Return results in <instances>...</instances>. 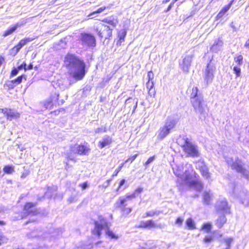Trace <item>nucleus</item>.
Instances as JSON below:
<instances>
[{
	"label": "nucleus",
	"mask_w": 249,
	"mask_h": 249,
	"mask_svg": "<svg viewBox=\"0 0 249 249\" xmlns=\"http://www.w3.org/2000/svg\"><path fill=\"white\" fill-rule=\"evenodd\" d=\"M124 163H122L117 169H116L114 172L112 176L115 177L117 176L119 172L121 170L122 167L124 166Z\"/></svg>",
	"instance_id": "nucleus-40"
},
{
	"label": "nucleus",
	"mask_w": 249,
	"mask_h": 249,
	"mask_svg": "<svg viewBox=\"0 0 249 249\" xmlns=\"http://www.w3.org/2000/svg\"><path fill=\"white\" fill-rule=\"evenodd\" d=\"M0 111L6 116L7 119L12 120L13 119L17 118L19 117L18 113L8 108L0 109Z\"/></svg>",
	"instance_id": "nucleus-18"
},
{
	"label": "nucleus",
	"mask_w": 249,
	"mask_h": 249,
	"mask_svg": "<svg viewBox=\"0 0 249 249\" xmlns=\"http://www.w3.org/2000/svg\"><path fill=\"white\" fill-rule=\"evenodd\" d=\"M126 32L124 30L121 31L119 33L120 40H124L126 36Z\"/></svg>",
	"instance_id": "nucleus-43"
},
{
	"label": "nucleus",
	"mask_w": 249,
	"mask_h": 249,
	"mask_svg": "<svg viewBox=\"0 0 249 249\" xmlns=\"http://www.w3.org/2000/svg\"><path fill=\"white\" fill-rule=\"evenodd\" d=\"M215 207L217 212L223 213H230V208L225 199L217 201L215 204Z\"/></svg>",
	"instance_id": "nucleus-13"
},
{
	"label": "nucleus",
	"mask_w": 249,
	"mask_h": 249,
	"mask_svg": "<svg viewBox=\"0 0 249 249\" xmlns=\"http://www.w3.org/2000/svg\"><path fill=\"white\" fill-rule=\"evenodd\" d=\"M4 86L7 87L9 89H13L15 87V86L12 80L7 81L4 85Z\"/></svg>",
	"instance_id": "nucleus-38"
},
{
	"label": "nucleus",
	"mask_w": 249,
	"mask_h": 249,
	"mask_svg": "<svg viewBox=\"0 0 249 249\" xmlns=\"http://www.w3.org/2000/svg\"><path fill=\"white\" fill-rule=\"evenodd\" d=\"M33 68V65L32 64H30L27 67H26L27 70H32Z\"/></svg>",
	"instance_id": "nucleus-62"
},
{
	"label": "nucleus",
	"mask_w": 249,
	"mask_h": 249,
	"mask_svg": "<svg viewBox=\"0 0 249 249\" xmlns=\"http://www.w3.org/2000/svg\"><path fill=\"white\" fill-rule=\"evenodd\" d=\"M243 57L242 55H237L234 57V61L236 63V66H240L243 64Z\"/></svg>",
	"instance_id": "nucleus-32"
},
{
	"label": "nucleus",
	"mask_w": 249,
	"mask_h": 249,
	"mask_svg": "<svg viewBox=\"0 0 249 249\" xmlns=\"http://www.w3.org/2000/svg\"><path fill=\"white\" fill-rule=\"evenodd\" d=\"M46 233H44L42 231L35 230L29 233L28 236L30 238L40 237L41 238H46Z\"/></svg>",
	"instance_id": "nucleus-23"
},
{
	"label": "nucleus",
	"mask_w": 249,
	"mask_h": 249,
	"mask_svg": "<svg viewBox=\"0 0 249 249\" xmlns=\"http://www.w3.org/2000/svg\"><path fill=\"white\" fill-rule=\"evenodd\" d=\"M182 147L184 152L189 156L192 157L199 156L200 154L197 146L192 142L189 139L186 138L185 139Z\"/></svg>",
	"instance_id": "nucleus-9"
},
{
	"label": "nucleus",
	"mask_w": 249,
	"mask_h": 249,
	"mask_svg": "<svg viewBox=\"0 0 249 249\" xmlns=\"http://www.w3.org/2000/svg\"><path fill=\"white\" fill-rule=\"evenodd\" d=\"M133 100V103H135V105L133 107V111H132V113H134L135 111V109H136L137 107V105H138V100L137 99L136 101H135V99H132V98L131 97H129L128 98L126 101H125V104L126 105H127L129 103H131V101Z\"/></svg>",
	"instance_id": "nucleus-34"
},
{
	"label": "nucleus",
	"mask_w": 249,
	"mask_h": 249,
	"mask_svg": "<svg viewBox=\"0 0 249 249\" xmlns=\"http://www.w3.org/2000/svg\"><path fill=\"white\" fill-rule=\"evenodd\" d=\"M108 7L103 6L99 8H98L97 10L93 11V12L90 13L88 16V17L89 18L88 19H92L96 17V16L92 17V16H94L96 14H100L103 12L106 8H108Z\"/></svg>",
	"instance_id": "nucleus-28"
},
{
	"label": "nucleus",
	"mask_w": 249,
	"mask_h": 249,
	"mask_svg": "<svg viewBox=\"0 0 249 249\" xmlns=\"http://www.w3.org/2000/svg\"><path fill=\"white\" fill-rule=\"evenodd\" d=\"M25 45V40L21 39L18 44L14 47L11 50V53H14L15 54L17 53L20 49Z\"/></svg>",
	"instance_id": "nucleus-25"
},
{
	"label": "nucleus",
	"mask_w": 249,
	"mask_h": 249,
	"mask_svg": "<svg viewBox=\"0 0 249 249\" xmlns=\"http://www.w3.org/2000/svg\"><path fill=\"white\" fill-rule=\"evenodd\" d=\"M159 226L156 224L152 220H148L146 221H142L140 225L138 226L139 228L151 229L158 228Z\"/></svg>",
	"instance_id": "nucleus-16"
},
{
	"label": "nucleus",
	"mask_w": 249,
	"mask_h": 249,
	"mask_svg": "<svg viewBox=\"0 0 249 249\" xmlns=\"http://www.w3.org/2000/svg\"><path fill=\"white\" fill-rule=\"evenodd\" d=\"M155 159V156L150 157L148 160L144 163V165L146 167L150 163L152 162Z\"/></svg>",
	"instance_id": "nucleus-42"
},
{
	"label": "nucleus",
	"mask_w": 249,
	"mask_h": 249,
	"mask_svg": "<svg viewBox=\"0 0 249 249\" xmlns=\"http://www.w3.org/2000/svg\"><path fill=\"white\" fill-rule=\"evenodd\" d=\"M224 14L223 13H222L221 11L218 14L217 17L219 18H221L222 16H223Z\"/></svg>",
	"instance_id": "nucleus-61"
},
{
	"label": "nucleus",
	"mask_w": 249,
	"mask_h": 249,
	"mask_svg": "<svg viewBox=\"0 0 249 249\" xmlns=\"http://www.w3.org/2000/svg\"><path fill=\"white\" fill-rule=\"evenodd\" d=\"M213 236H207L203 240L205 243H210L213 241Z\"/></svg>",
	"instance_id": "nucleus-44"
},
{
	"label": "nucleus",
	"mask_w": 249,
	"mask_h": 249,
	"mask_svg": "<svg viewBox=\"0 0 249 249\" xmlns=\"http://www.w3.org/2000/svg\"><path fill=\"white\" fill-rule=\"evenodd\" d=\"M226 160L233 170L239 173L242 177L249 180V167L242 160L238 158L235 159L227 158Z\"/></svg>",
	"instance_id": "nucleus-4"
},
{
	"label": "nucleus",
	"mask_w": 249,
	"mask_h": 249,
	"mask_svg": "<svg viewBox=\"0 0 249 249\" xmlns=\"http://www.w3.org/2000/svg\"><path fill=\"white\" fill-rule=\"evenodd\" d=\"M223 45V41L221 38H219L214 41L213 44L211 48V50L213 52L217 53L218 51L221 50Z\"/></svg>",
	"instance_id": "nucleus-21"
},
{
	"label": "nucleus",
	"mask_w": 249,
	"mask_h": 249,
	"mask_svg": "<svg viewBox=\"0 0 249 249\" xmlns=\"http://www.w3.org/2000/svg\"><path fill=\"white\" fill-rule=\"evenodd\" d=\"M194 58V54L187 55L179 64L181 69L185 72H188Z\"/></svg>",
	"instance_id": "nucleus-12"
},
{
	"label": "nucleus",
	"mask_w": 249,
	"mask_h": 249,
	"mask_svg": "<svg viewBox=\"0 0 249 249\" xmlns=\"http://www.w3.org/2000/svg\"><path fill=\"white\" fill-rule=\"evenodd\" d=\"M176 124V121L175 120L171 118H167L165 124L159 129L158 138L160 140L164 139L170 133V131L174 128Z\"/></svg>",
	"instance_id": "nucleus-8"
},
{
	"label": "nucleus",
	"mask_w": 249,
	"mask_h": 249,
	"mask_svg": "<svg viewBox=\"0 0 249 249\" xmlns=\"http://www.w3.org/2000/svg\"><path fill=\"white\" fill-rule=\"evenodd\" d=\"M160 212L158 211H150L148 212H147L145 213V216H143L142 217L144 218L146 217H153L154 215H158L160 214Z\"/></svg>",
	"instance_id": "nucleus-33"
},
{
	"label": "nucleus",
	"mask_w": 249,
	"mask_h": 249,
	"mask_svg": "<svg viewBox=\"0 0 249 249\" xmlns=\"http://www.w3.org/2000/svg\"><path fill=\"white\" fill-rule=\"evenodd\" d=\"M80 40L83 47H94L96 46L95 37L88 33H81L80 36Z\"/></svg>",
	"instance_id": "nucleus-11"
},
{
	"label": "nucleus",
	"mask_w": 249,
	"mask_h": 249,
	"mask_svg": "<svg viewBox=\"0 0 249 249\" xmlns=\"http://www.w3.org/2000/svg\"><path fill=\"white\" fill-rule=\"evenodd\" d=\"M3 170L7 174H11L15 171L14 166L13 165H6L4 167Z\"/></svg>",
	"instance_id": "nucleus-30"
},
{
	"label": "nucleus",
	"mask_w": 249,
	"mask_h": 249,
	"mask_svg": "<svg viewBox=\"0 0 249 249\" xmlns=\"http://www.w3.org/2000/svg\"><path fill=\"white\" fill-rule=\"evenodd\" d=\"M173 5H174V2H171L170 4V5L168 6V7L167 8V9L165 11V12H167L169 11L171 9V8L173 6Z\"/></svg>",
	"instance_id": "nucleus-58"
},
{
	"label": "nucleus",
	"mask_w": 249,
	"mask_h": 249,
	"mask_svg": "<svg viewBox=\"0 0 249 249\" xmlns=\"http://www.w3.org/2000/svg\"><path fill=\"white\" fill-rule=\"evenodd\" d=\"M79 186L81 187L83 190H85L88 187V183L87 182H85L80 184Z\"/></svg>",
	"instance_id": "nucleus-53"
},
{
	"label": "nucleus",
	"mask_w": 249,
	"mask_h": 249,
	"mask_svg": "<svg viewBox=\"0 0 249 249\" xmlns=\"http://www.w3.org/2000/svg\"><path fill=\"white\" fill-rule=\"evenodd\" d=\"M111 181V179H108V180H107L106 182H107V185H106L105 187H107V186H108L110 183V182Z\"/></svg>",
	"instance_id": "nucleus-63"
},
{
	"label": "nucleus",
	"mask_w": 249,
	"mask_h": 249,
	"mask_svg": "<svg viewBox=\"0 0 249 249\" xmlns=\"http://www.w3.org/2000/svg\"><path fill=\"white\" fill-rule=\"evenodd\" d=\"M8 239L4 236L3 234L0 233V246L2 244L7 243Z\"/></svg>",
	"instance_id": "nucleus-37"
},
{
	"label": "nucleus",
	"mask_w": 249,
	"mask_h": 249,
	"mask_svg": "<svg viewBox=\"0 0 249 249\" xmlns=\"http://www.w3.org/2000/svg\"><path fill=\"white\" fill-rule=\"evenodd\" d=\"M90 151V149L87 146L80 144H71L69 146V149L67 150L65 154L68 159L71 160H74L76 155H87Z\"/></svg>",
	"instance_id": "nucleus-6"
},
{
	"label": "nucleus",
	"mask_w": 249,
	"mask_h": 249,
	"mask_svg": "<svg viewBox=\"0 0 249 249\" xmlns=\"http://www.w3.org/2000/svg\"><path fill=\"white\" fill-rule=\"evenodd\" d=\"M183 221V219L181 217H178L176 221V224L178 225V226H181L182 224V222Z\"/></svg>",
	"instance_id": "nucleus-46"
},
{
	"label": "nucleus",
	"mask_w": 249,
	"mask_h": 249,
	"mask_svg": "<svg viewBox=\"0 0 249 249\" xmlns=\"http://www.w3.org/2000/svg\"><path fill=\"white\" fill-rule=\"evenodd\" d=\"M227 219L226 216L222 214L219 216L216 221V225L219 228H221L223 227L224 224L226 222Z\"/></svg>",
	"instance_id": "nucleus-27"
},
{
	"label": "nucleus",
	"mask_w": 249,
	"mask_h": 249,
	"mask_svg": "<svg viewBox=\"0 0 249 249\" xmlns=\"http://www.w3.org/2000/svg\"><path fill=\"white\" fill-rule=\"evenodd\" d=\"M26 23V20H23L22 21H21L20 22H18L14 26L11 27L10 28L8 29L6 31H5L3 35V36L5 37V36H7L13 34L17 30V29L18 27L24 25Z\"/></svg>",
	"instance_id": "nucleus-19"
},
{
	"label": "nucleus",
	"mask_w": 249,
	"mask_h": 249,
	"mask_svg": "<svg viewBox=\"0 0 249 249\" xmlns=\"http://www.w3.org/2000/svg\"><path fill=\"white\" fill-rule=\"evenodd\" d=\"M198 167L202 175L204 178H208L210 177V173L208 169L204 163L201 162L200 165H198Z\"/></svg>",
	"instance_id": "nucleus-24"
},
{
	"label": "nucleus",
	"mask_w": 249,
	"mask_h": 249,
	"mask_svg": "<svg viewBox=\"0 0 249 249\" xmlns=\"http://www.w3.org/2000/svg\"><path fill=\"white\" fill-rule=\"evenodd\" d=\"M233 0H231V1L229 3V4L228 5H227V6H229V8H230V7H231V5L232 4V3H233Z\"/></svg>",
	"instance_id": "nucleus-64"
},
{
	"label": "nucleus",
	"mask_w": 249,
	"mask_h": 249,
	"mask_svg": "<svg viewBox=\"0 0 249 249\" xmlns=\"http://www.w3.org/2000/svg\"><path fill=\"white\" fill-rule=\"evenodd\" d=\"M125 180L124 179H123L122 180H121V181H120V184H119L118 189H121L122 188L123 185L125 183Z\"/></svg>",
	"instance_id": "nucleus-57"
},
{
	"label": "nucleus",
	"mask_w": 249,
	"mask_h": 249,
	"mask_svg": "<svg viewBox=\"0 0 249 249\" xmlns=\"http://www.w3.org/2000/svg\"><path fill=\"white\" fill-rule=\"evenodd\" d=\"M23 78H24L25 80H26V76L25 75H22L18 76L17 78L12 81L13 82V83L16 87L17 85L19 84L22 82Z\"/></svg>",
	"instance_id": "nucleus-35"
},
{
	"label": "nucleus",
	"mask_w": 249,
	"mask_h": 249,
	"mask_svg": "<svg viewBox=\"0 0 249 249\" xmlns=\"http://www.w3.org/2000/svg\"><path fill=\"white\" fill-rule=\"evenodd\" d=\"M212 228V225L210 224L206 223L203 225L202 229L207 232H209Z\"/></svg>",
	"instance_id": "nucleus-39"
},
{
	"label": "nucleus",
	"mask_w": 249,
	"mask_h": 249,
	"mask_svg": "<svg viewBox=\"0 0 249 249\" xmlns=\"http://www.w3.org/2000/svg\"><path fill=\"white\" fill-rule=\"evenodd\" d=\"M23 39H24V40H25V44L26 45L27 43L33 41L34 39V38L27 37V38H25Z\"/></svg>",
	"instance_id": "nucleus-56"
},
{
	"label": "nucleus",
	"mask_w": 249,
	"mask_h": 249,
	"mask_svg": "<svg viewBox=\"0 0 249 249\" xmlns=\"http://www.w3.org/2000/svg\"><path fill=\"white\" fill-rule=\"evenodd\" d=\"M147 77L148 78V81H153L154 78V74L152 71H150L148 72Z\"/></svg>",
	"instance_id": "nucleus-49"
},
{
	"label": "nucleus",
	"mask_w": 249,
	"mask_h": 249,
	"mask_svg": "<svg viewBox=\"0 0 249 249\" xmlns=\"http://www.w3.org/2000/svg\"><path fill=\"white\" fill-rule=\"evenodd\" d=\"M142 191L143 189L142 188L139 187L136 189L134 193H135V194L138 196V194L141 193L142 192Z\"/></svg>",
	"instance_id": "nucleus-51"
},
{
	"label": "nucleus",
	"mask_w": 249,
	"mask_h": 249,
	"mask_svg": "<svg viewBox=\"0 0 249 249\" xmlns=\"http://www.w3.org/2000/svg\"><path fill=\"white\" fill-rule=\"evenodd\" d=\"M173 170L176 176L184 180L190 187L197 191H200L202 189L201 182L194 180L196 178L197 174L194 170L191 164H183L181 166L178 167L176 170L173 168Z\"/></svg>",
	"instance_id": "nucleus-1"
},
{
	"label": "nucleus",
	"mask_w": 249,
	"mask_h": 249,
	"mask_svg": "<svg viewBox=\"0 0 249 249\" xmlns=\"http://www.w3.org/2000/svg\"><path fill=\"white\" fill-rule=\"evenodd\" d=\"M230 26L231 27V28H232L233 31H236L237 30V28L235 26L234 23L233 22H232L231 24H230Z\"/></svg>",
	"instance_id": "nucleus-59"
},
{
	"label": "nucleus",
	"mask_w": 249,
	"mask_h": 249,
	"mask_svg": "<svg viewBox=\"0 0 249 249\" xmlns=\"http://www.w3.org/2000/svg\"><path fill=\"white\" fill-rule=\"evenodd\" d=\"M215 71V67L211 63V61L207 66V68L204 73V78L207 84L211 83L213 78V72Z\"/></svg>",
	"instance_id": "nucleus-14"
},
{
	"label": "nucleus",
	"mask_w": 249,
	"mask_h": 249,
	"mask_svg": "<svg viewBox=\"0 0 249 249\" xmlns=\"http://www.w3.org/2000/svg\"><path fill=\"white\" fill-rule=\"evenodd\" d=\"M190 100L192 106L200 119L205 118L207 114V106L205 104L202 94L199 91L197 87H194L190 94Z\"/></svg>",
	"instance_id": "nucleus-3"
},
{
	"label": "nucleus",
	"mask_w": 249,
	"mask_h": 249,
	"mask_svg": "<svg viewBox=\"0 0 249 249\" xmlns=\"http://www.w3.org/2000/svg\"><path fill=\"white\" fill-rule=\"evenodd\" d=\"M245 47L249 49V39L246 41L245 44Z\"/></svg>",
	"instance_id": "nucleus-60"
},
{
	"label": "nucleus",
	"mask_w": 249,
	"mask_h": 249,
	"mask_svg": "<svg viewBox=\"0 0 249 249\" xmlns=\"http://www.w3.org/2000/svg\"><path fill=\"white\" fill-rule=\"evenodd\" d=\"M154 85V84L153 81H148L146 84V88L149 89V94L151 96L152 94L154 95L155 93V90L153 89Z\"/></svg>",
	"instance_id": "nucleus-29"
},
{
	"label": "nucleus",
	"mask_w": 249,
	"mask_h": 249,
	"mask_svg": "<svg viewBox=\"0 0 249 249\" xmlns=\"http://www.w3.org/2000/svg\"><path fill=\"white\" fill-rule=\"evenodd\" d=\"M138 155V154H135V155H133V156L130 157L129 159H128L126 160L125 161L124 163L127 162L129 161H130L131 162H132L135 160V159L137 158Z\"/></svg>",
	"instance_id": "nucleus-47"
},
{
	"label": "nucleus",
	"mask_w": 249,
	"mask_h": 249,
	"mask_svg": "<svg viewBox=\"0 0 249 249\" xmlns=\"http://www.w3.org/2000/svg\"><path fill=\"white\" fill-rule=\"evenodd\" d=\"M94 228L92 230V233L99 237L101 235V231L104 229H107L106 234L111 239H118V236L116 235L112 231L108 229V224L106 219L103 216H99L98 221L94 222Z\"/></svg>",
	"instance_id": "nucleus-5"
},
{
	"label": "nucleus",
	"mask_w": 249,
	"mask_h": 249,
	"mask_svg": "<svg viewBox=\"0 0 249 249\" xmlns=\"http://www.w3.org/2000/svg\"><path fill=\"white\" fill-rule=\"evenodd\" d=\"M213 199V195L210 191H205L202 195V200L204 204L209 205Z\"/></svg>",
	"instance_id": "nucleus-20"
},
{
	"label": "nucleus",
	"mask_w": 249,
	"mask_h": 249,
	"mask_svg": "<svg viewBox=\"0 0 249 249\" xmlns=\"http://www.w3.org/2000/svg\"><path fill=\"white\" fill-rule=\"evenodd\" d=\"M126 199H119L116 202V207L120 209L123 215L128 214L132 211V209L130 208H126V204H125Z\"/></svg>",
	"instance_id": "nucleus-15"
},
{
	"label": "nucleus",
	"mask_w": 249,
	"mask_h": 249,
	"mask_svg": "<svg viewBox=\"0 0 249 249\" xmlns=\"http://www.w3.org/2000/svg\"><path fill=\"white\" fill-rule=\"evenodd\" d=\"M113 29L108 25L100 23L96 27V31L98 36L101 38H105L106 39L109 38L112 36V31Z\"/></svg>",
	"instance_id": "nucleus-10"
},
{
	"label": "nucleus",
	"mask_w": 249,
	"mask_h": 249,
	"mask_svg": "<svg viewBox=\"0 0 249 249\" xmlns=\"http://www.w3.org/2000/svg\"><path fill=\"white\" fill-rule=\"evenodd\" d=\"M18 69H16V68H15L12 71H11V76H16V75H17V74L18 73Z\"/></svg>",
	"instance_id": "nucleus-50"
},
{
	"label": "nucleus",
	"mask_w": 249,
	"mask_h": 249,
	"mask_svg": "<svg viewBox=\"0 0 249 249\" xmlns=\"http://www.w3.org/2000/svg\"><path fill=\"white\" fill-rule=\"evenodd\" d=\"M231 186L233 187L232 194L245 206H249V192L241 186L234 184H231Z\"/></svg>",
	"instance_id": "nucleus-7"
},
{
	"label": "nucleus",
	"mask_w": 249,
	"mask_h": 249,
	"mask_svg": "<svg viewBox=\"0 0 249 249\" xmlns=\"http://www.w3.org/2000/svg\"><path fill=\"white\" fill-rule=\"evenodd\" d=\"M112 142V138L109 136L106 135L101 140L98 144V147L100 148H103Z\"/></svg>",
	"instance_id": "nucleus-22"
},
{
	"label": "nucleus",
	"mask_w": 249,
	"mask_h": 249,
	"mask_svg": "<svg viewBox=\"0 0 249 249\" xmlns=\"http://www.w3.org/2000/svg\"><path fill=\"white\" fill-rule=\"evenodd\" d=\"M137 196V195L135 194V193H133L131 195H127L126 196V201L127 200L130 199L131 198H136Z\"/></svg>",
	"instance_id": "nucleus-45"
},
{
	"label": "nucleus",
	"mask_w": 249,
	"mask_h": 249,
	"mask_svg": "<svg viewBox=\"0 0 249 249\" xmlns=\"http://www.w3.org/2000/svg\"><path fill=\"white\" fill-rule=\"evenodd\" d=\"M44 106H45V107L46 108H49L50 106H52V101L51 100H49V101H47L45 103Z\"/></svg>",
	"instance_id": "nucleus-55"
},
{
	"label": "nucleus",
	"mask_w": 249,
	"mask_h": 249,
	"mask_svg": "<svg viewBox=\"0 0 249 249\" xmlns=\"http://www.w3.org/2000/svg\"><path fill=\"white\" fill-rule=\"evenodd\" d=\"M18 70H21L24 69L25 70H26V64L25 63H23L21 65L19 66L18 68Z\"/></svg>",
	"instance_id": "nucleus-52"
},
{
	"label": "nucleus",
	"mask_w": 249,
	"mask_h": 249,
	"mask_svg": "<svg viewBox=\"0 0 249 249\" xmlns=\"http://www.w3.org/2000/svg\"><path fill=\"white\" fill-rule=\"evenodd\" d=\"M234 73L236 74V77H239L241 75V69L240 66H235L233 68Z\"/></svg>",
	"instance_id": "nucleus-36"
},
{
	"label": "nucleus",
	"mask_w": 249,
	"mask_h": 249,
	"mask_svg": "<svg viewBox=\"0 0 249 249\" xmlns=\"http://www.w3.org/2000/svg\"><path fill=\"white\" fill-rule=\"evenodd\" d=\"M103 21L109 24L112 28L115 27L118 23L117 19L113 17L106 18L103 20Z\"/></svg>",
	"instance_id": "nucleus-26"
},
{
	"label": "nucleus",
	"mask_w": 249,
	"mask_h": 249,
	"mask_svg": "<svg viewBox=\"0 0 249 249\" xmlns=\"http://www.w3.org/2000/svg\"><path fill=\"white\" fill-rule=\"evenodd\" d=\"M186 224L190 230H193L196 228L195 222L191 218H188L186 220Z\"/></svg>",
	"instance_id": "nucleus-31"
},
{
	"label": "nucleus",
	"mask_w": 249,
	"mask_h": 249,
	"mask_svg": "<svg viewBox=\"0 0 249 249\" xmlns=\"http://www.w3.org/2000/svg\"><path fill=\"white\" fill-rule=\"evenodd\" d=\"M64 63L70 75L76 81L82 80L85 75L86 65L83 60L75 55L68 53Z\"/></svg>",
	"instance_id": "nucleus-2"
},
{
	"label": "nucleus",
	"mask_w": 249,
	"mask_h": 249,
	"mask_svg": "<svg viewBox=\"0 0 249 249\" xmlns=\"http://www.w3.org/2000/svg\"><path fill=\"white\" fill-rule=\"evenodd\" d=\"M229 6H225L220 11L224 14L229 10Z\"/></svg>",
	"instance_id": "nucleus-54"
},
{
	"label": "nucleus",
	"mask_w": 249,
	"mask_h": 249,
	"mask_svg": "<svg viewBox=\"0 0 249 249\" xmlns=\"http://www.w3.org/2000/svg\"><path fill=\"white\" fill-rule=\"evenodd\" d=\"M224 241H225L226 245L227 246V248L230 249L231 244L233 242V239L232 238H228L225 239Z\"/></svg>",
	"instance_id": "nucleus-41"
},
{
	"label": "nucleus",
	"mask_w": 249,
	"mask_h": 249,
	"mask_svg": "<svg viewBox=\"0 0 249 249\" xmlns=\"http://www.w3.org/2000/svg\"><path fill=\"white\" fill-rule=\"evenodd\" d=\"M36 204L33 203H27L25 207L24 210L25 211V213L28 214H31L33 215H36L38 213L37 210L35 208Z\"/></svg>",
	"instance_id": "nucleus-17"
},
{
	"label": "nucleus",
	"mask_w": 249,
	"mask_h": 249,
	"mask_svg": "<svg viewBox=\"0 0 249 249\" xmlns=\"http://www.w3.org/2000/svg\"><path fill=\"white\" fill-rule=\"evenodd\" d=\"M106 131V128H103V127L97 128L95 130V132L96 133L105 132Z\"/></svg>",
	"instance_id": "nucleus-48"
}]
</instances>
